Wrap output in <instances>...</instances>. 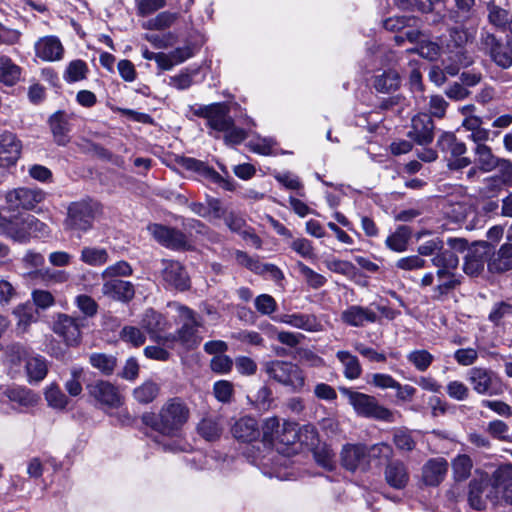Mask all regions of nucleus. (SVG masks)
Here are the masks:
<instances>
[{
	"mask_svg": "<svg viewBox=\"0 0 512 512\" xmlns=\"http://www.w3.org/2000/svg\"><path fill=\"white\" fill-rule=\"evenodd\" d=\"M195 116L204 118L210 129L209 135L214 138L223 134V140L227 145H238L247 138L245 129L237 127L230 116V108L226 103L217 102L209 105H197L192 108Z\"/></svg>",
	"mask_w": 512,
	"mask_h": 512,
	"instance_id": "nucleus-1",
	"label": "nucleus"
},
{
	"mask_svg": "<svg viewBox=\"0 0 512 512\" xmlns=\"http://www.w3.org/2000/svg\"><path fill=\"white\" fill-rule=\"evenodd\" d=\"M190 418V409L179 397L166 400L157 415L144 414L142 421L165 436H177Z\"/></svg>",
	"mask_w": 512,
	"mask_h": 512,
	"instance_id": "nucleus-2",
	"label": "nucleus"
},
{
	"mask_svg": "<svg viewBox=\"0 0 512 512\" xmlns=\"http://www.w3.org/2000/svg\"><path fill=\"white\" fill-rule=\"evenodd\" d=\"M101 212L99 203L92 200H80L69 204L64 228L77 233L78 237L92 229L94 220Z\"/></svg>",
	"mask_w": 512,
	"mask_h": 512,
	"instance_id": "nucleus-3",
	"label": "nucleus"
},
{
	"mask_svg": "<svg viewBox=\"0 0 512 512\" xmlns=\"http://www.w3.org/2000/svg\"><path fill=\"white\" fill-rule=\"evenodd\" d=\"M268 377L277 383L299 392L305 386V375L302 369L289 361L272 360L264 364Z\"/></svg>",
	"mask_w": 512,
	"mask_h": 512,
	"instance_id": "nucleus-4",
	"label": "nucleus"
},
{
	"mask_svg": "<svg viewBox=\"0 0 512 512\" xmlns=\"http://www.w3.org/2000/svg\"><path fill=\"white\" fill-rule=\"evenodd\" d=\"M178 312L181 327L175 333H172L173 340L167 342L166 347L173 348L177 343H180L186 349H193L201 342V337L198 335L201 322L195 312L186 306H179Z\"/></svg>",
	"mask_w": 512,
	"mask_h": 512,
	"instance_id": "nucleus-5",
	"label": "nucleus"
},
{
	"mask_svg": "<svg viewBox=\"0 0 512 512\" xmlns=\"http://www.w3.org/2000/svg\"><path fill=\"white\" fill-rule=\"evenodd\" d=\"M341 393L347 397L349 404L357 415L365 418L392 421V412L381 406L374 396L353 391L349 388H341Z\"/></svg>",
	"mask_w": 512,
	"mask_h": 512,
	"instance_id": "nucleus-6",
	"label": "nucleus"
},
{
	"mask_svg": "<svg viewBox=\"0 0 512 512\" xmlns=\"http://www.w3.org/2000/svg\"><path fill=\"white\" fill-rule=\"evenodd\" d=\"M488 502L498 503L497 487L495 485L494 472L475 477L469 483L468 503L475 510H483Z\"/></svg>",
	"mask_w": 512,
	"mask_h": 512,
	"instance_id": "nucleus-7",
	"label": "nucleus"
},
{
	"mask_svg": "<svg viewBox=\"0 0 512 512\" xmlns=\"http://www.w3.org/2000/svg\"><path fill=\"white\" fill-rule=\"evenodd\" d=\"M467 380L473 390L481 395L498 396L504 390L502 381L497 373L487 368H471L467 372Z\"/></svg>",
	"mask_w": 512,
	"mask_h": 512,
	"instance_id": "nucleus-8",
	"label": "nucleus"
},
{
	"mask_svg": "<svg viewBox=\"0 0 512 512\" xmlns=\"http://www.w3.org/2000/svg\"><path fill=\"white\" fill-rule=\"evenodd\" d=\"M141 328L147 333L149 338L163 346H167V342L172 341V332L170 322L161 313L147 309L140 320Z\"/></svg>",
	"mask_w": 512,
	"mask_h": 512,
	"instance_id": "nucleus-9",
	"label": "nucleus"
},
{
	"mask_svg": "<svg viewBox=\"0 0 512 512\" xmlns=\"http://www.w3.org/2000/svg\"><path fill=\"white\" fill-rule=\"evenodd\" d=\"M88 395L101 408L118 409L124 403L119 388L106 380H96L87 385Z\"/></svg>",
	"mask_w": 512,
	"mask_h": 512,
	"instance_id": "nucleus-10",
	"label": "nucleus"
},
{
	"mask_svg": "<svg viewBox=\"0 0 512 512\" xmlns=\"http://www.w3.org/2000/svg\"><path fill=\"white\" fill-rule=\"evenodd\" d=\"M49 232V227L44 222L33 215H27L13 219L9 238L25 243L31 237H45Z\"/></svg>",
	"mask_w": 512,
	"mask_h": 512,
	"instance_id": "nucleus-11",
	"label": "nucleus"
},
{
	"mask_svg": "<svg viewBox=\"0 0 512 512\" xmlns=\"http://www.w3.org/2000/svg\"><path fill=\"white\" fill-rule=\"evenodd\" d=\"M45 198L46 193L42 189L27 187L8 190L4 195L5 202L10 208L25 210H34Z\"/></svg>",
	"mask_w": 512,
	"mask_h": 512,
	"instance_id": "nucleus-12",
	"label": "nucleus"
},
{
	"mask_svg": "<svg viewBox=\"0 0 512 512\" xmlns=\"http://www.w3.org/2000/svg\"><path fill=\"white\" fill-rule=\"evenodd\" d=\"M12 361H25L26 373L29 382L42 381L48 372L46 359L40 355H28V352L21 346L11 348Z\"/></svg>",
	"mask_w": 512,
	"mask_h": 512,
	"instance_id": "nucleus-13",
	"label": "nucleus"
},
{
	"mask_svg": "<svg viewBox=\"0 0 512 512\" xmlns=\"http://www.w3.org/2000/svg\"><path fill=\"white\" fill-rule=\"evenodd\" d=\"M160 265V276L166 288H174L180 291L189 288L190 281L188 274L180 262L162 259Z\"/></svg>",
	"mask_w": 512,
	"mask_h": 512,
	"instance_id": "nucleus-14",
	"label": "nucleus"
},
{
	"mask_svg": "<svg viewBox=\"0 0 512 512\" xmlns=\"http://www.w3.org/2000/svg\"><path fill=\"white\" fill-rule=\"evenodd\" d=\"M23 143L10 131L0 134V168L9 170L15 167L21 158Z\"/></svg>",
	"mask_w": 512,
	"mask_h": 512,
	"instance_id": "nucleus-15",
	"label": "nucleus"
},
{
	"mask_svg": "<svg viewBox=\"0 0 512 512\" xmlns=\"http://www.w3.org/2000/svg\"><path fill=\"white\" fill-rule=\"evenodd\" d=\"M52 330L60 336L67 345L75 346L81 339L80 319L64 313H58L54 317Z\"/></svg>",
	"mask_w": 512,
	"mask_h": 512,
	"instance_id": "nucleus-16",
	"label": "nucleus"
},
{
	"mask_svg": "<svg viewBox=\"0 0 512 512\" xmlns=\"http://www.w3.org/2000/svg\"><path fill=\"white\" fill-rule=\"evenodd\" d=\"M481 45L498 66L509 68L512 65V42L503 45L493 34L483 33Z\"/></svg>",
	"mask_w": 512,
	"mask_h": 512,
	"instance_id": "nucleus-17",
	"label": "nucleus"
},
{
	"mask_svg": "<svg viewBox=\"0 0 512 512\" xmlns=\"http://www.w3.org/2000/svg\"><path fill=\"white\" fill-rule=\"evenodd\" d=\"M342 465L349 471H367L369 468L368 448L361 444H347L341 451Z\"/></svg>",
	"mask_w": 512,
	"mask_h": 512,
	"instance_id": "nucleus-18",
	"label": "nucleus"
},
{
	"mask_svg": "<svg viewBox=\"0 0 512 512\" xmlns=\"http://www.w3.org/2000/svg\"><path fill=\"white\" fill-rule=\"evenodd\" d=\"M148 230L155 240L167 248L175 250L188 248L187 238L179 230L159 224L149 225Z\"/></svg>",
	"mask_w": 512,
	"mask_h": 512,
	"instance_id": "nucleus-19",
	"label": "nucleus"
},
{
	"mask_svg": "<svg viewBox=\"0 0 512 512\" xmlns=\"http://www.w3.org/2000/svg\"><path fill=\"white\" fill-rule=\"evenodd\" d=\"M434 123L431 116L421 113L412 118L411 128L407 136L418 145L424 146L432 143L434 139Z\"/></svg>",
	"mask_w": 512,
	"mask_h": 512,
	"instance_id": "nucleus-20",
	"label": "nucleus"
},
{
	"mask_svg": "<svg viewBox=\"0 0 512 512\" xmlns=\"http://www.w3.org/2000/svg\"><path fill=\"white\" fill-rule=\"evenodd\" d=\"M35 54L43 61L53 62L61 60L64 54V47L56 36H45L40 38L34 45Z\"/></svg>",
	"mask_w": 512,
	"mask_h": 512,
	"instance_id": "nucleus-21",
	"label": "nucleus"
},
{
	"mask_svg": "<svg viewBox=\"0 0 512 512\" xmlns=\"http://www.w3.org/2000/svg\"><path fill=\"white\" fill-rule=\"evenodd\" d=\"M488 246L481 243L468 249L463 266L464 272L469 276H478L483 272L488 256Z\"/></svg>",
	"mask_w": 512,
	"mask_h": 512,
	"instance_id": "nucleus-22",
	"label": "nucleus"
},
{
	"mask_svg": "<svg viewBox=\"0 0 512 512\" xmlns=\"http://www.w3.org/2000/svg\"><path fill=\"white\" fill-rule=\"evenodd\" d=\"M386 483L397 490L404 489L410 480L406 465L400 460H390L384 468Z\"/></svg>",
	"mask_w": 512,
	"mask_h": 512,
	"instance_id": "nucleus-23",
	"label": "nucleus"
},
{
	"mask_svg": "<svg viewBox=\"0 0 512 512\" xmlns=\"http://www.w3.org/2000/svg\"><path fill=\"white\" fill-rule=\"evenodd\" d=\"M495 485L497 487L498 502L502 500L512 505V464L500 465L494 471Z\"/></svg>",
	"mask_w": 512,
	"mask_h": 512,
	"instance_id": "nucleus-24",
	"label": "nucleus"
},
{
	"mask_svg": "<svg viewBox=\"0 0 512 512\" xmlns=\"http://www.w3.org/2000/svg\"><path fill=\"white\" fill-rule=\"evenodd\" d=\"M277 322L301 329L307 332H319L322 330V324L313 314L292 313L283 314L275 318Z\"/></svg>",
	"mask_w": 512,
	"mask_h": 512,
	"instance_id": "nucleus-25",
	"label": "nucleus"
},
{
	"mask_svg": "<svg viewBox=\"0 0 512 512\" xmlns=\"http://www.w3.org/2000/svg\"><path fill=\"white\" fill-rule=\"evenodd\" d=\"M448 462L442 457L429 459L422 467V480L428 486H438L446 477Z\"/></svg>",
	"mask_w": 512,
	"mask_h": 512,
	"instance_id": "nucleus-26",
	"label": "nucleus"
},
{
	"mask_svg": "<svg viewBox=\"0 0 512 512\" xmlns=\"http://www.w3.org/2000/svg\"><path fill=\"white\" fill-rule=\"evenodd\" d=\"M102 293L113 300L129 302L135 295V289L129 281L109 279L103 283Z\"/></svg>",
	"mask_w": 512,
	"mask_h": 512,
	"instance_id": "nucleus-27",
	"label": "nucleus"
},
{
	"mask_svg": "<svg viewBox=\"0 0 512 512\" xmlns=\"http://www.w3.org/2000/svg\"><path fill=\"white\" fill-rule=\"evenodd\" d=\"M378 319L377 314L368 307L352 305L342 311L341 320L352 327H362L366 323H374Z\"/></svg>",
	"mask_w": 512,
	"mask_h": 512,
	"instance_id": "nucleus-28",
	"label": "nucleus"
},
{
	"mask_svg": "<svg viewBox=\"0 0 512 512\" xmlns=\"http://www.w3.org/2000/svg\"><path fill=\"white\" fill-rule=\"evenodd\" d=\"M54 141L65 146L70 141L69 133L71 131L70 117L63 111H57L52 114L48 120Z\"/></svg>",
	"mask_w": 512,
	"mask_h": 512,
	"instance_id": "nucleus-29",
	"label": "nucleus"
},
{
	"mask_svg": "<svg viewBox=\"0 0 512 512\" xmlns=\"http://www.w3.org/2000/svg\"><path fill=\"white\" fill-rule=\"evenodd\" d=\"M438 284L434 287V297L439 299L454 290L461 283V275L457 270L437 269Z\"/></svg>",
	"mask_w": 512,
	"mask_h": 512,
	"instance_id": "nucleus-30",
	"label": "nucleus"
},
{
	"mask_svg": "<svg viewBox=\"0 0 512 512\" xmlns=\"http://www.w3.org/2000/svg\"><path fill=\"white\" fill-rule=\"evenodd\" d=\"M232 433L238 440L252 442L259 437L258 423L252 417H242L235 422Z\"/></svg>",
	"mask_w": 512,
	"mask_h": 512,
	"instance_id": "nucleus-31",
	"label": "nucleus"
},
{
	"mask_svg": "<svg viewBox=\"0 0 512 512\" xmlns=\"http://www.w3.org/2000/svg\"><path fill=\"white\" fill-rule=\"evenodd\" d=\"M4 394L11 402L23 407H33L40 400L39 396L32 390L21 386L9 387L5 390Z\"/></svg>",
	"mask_w": 512,
	"mask_h": 512,
	"instance_id": "nucleus-32",
	"label": "nucleus"
},
{
	"mask_svg": "<svg viewBox=\"0 0 512 512\" xmlns=\"http://www.w3.org/2000/svg\"><path fill=\"white\" fill-rule=\"evenodd\" d=\"M411 236V229L406 225H400L386 238L385 245L393 252H405L408 248V243Z\"/></svg>",
	"mask_w": 512,
	"mask_h": 512,
	"instance_id": "nucleus-33",
	"label": "nucleus"
},
{
	"mask_svg": "<svg viewBox=\"0 0 512 512\" xmlns=\"http://www.w3.org/2000/svg\"><path fill=\"white\" fill-rule=\"evenodd\" d=\"M401 83L400 75L395 70H386L374 76L373 86L380 93L395 92Z\"/></svg>",
	"mask_w": 512,
	"mask_h": 512,
	"instance_id": "nucleus-34",
	"label": "nucleus"
},
{
	"mask_svg": "<svg viewBox=\"0 0 512 512\" xmlns=\"http://www.w3.org/2000/svg\"><path fill=\"white\" fill-rule=\"evenodd\" d=\"M21 67L15 64L11 58L5 55L0 56V83L11 87L14 86L21 77Z\"/></svg>",
	"mask_w": 512,
	"mask_h": 512,
	"instance_id": "nucleus-35",
	"label": "nucleus"
},
{
	"mask_svg": "<svg viewBox=\"0 0 512 512\" xmlns=\"http://www.w3.org/2000/svg\"><path fill=\"white\" fill-rule=\"evenodd\" d=\"M338 361L343 366V374L349 380L358 379L362 374V367L357 356L349 351L340 350L336 353Z\"/></svg>",
	"mask_w": 512,
	"mask_h": 512,
	"instance_id": "nucleus-36",
	"label": "nucleus"
},
{
	"mask_svg": "<svg viewBox=\"0 0 512 512\" xmlns=\"http://www.w3.org/2000/svg\"><path fill=\"white\" fill-rule=\"evenodd\" d=\"M437 146L449 158L462 156L466 153V145L458 140L453 133H443L437 140Z\"/></svg>",
	"mask_w": 512,
	"mask_h": 512,
	"instance_id": "nucleus-37",
	"label": "nucleus"
},
{
	"mask_svg": "<svg viewBox=\"0 0 512 512\" xmlns=\"http://www.w3.org/2000/svg\"><path fill=\"white\" fill-rule=\"evenodd\" d=\"M498 173L487 178L488 183L493 190H500L502 187H512V162L506 159H500Z\"/></svg>",
	"mask_w": 512,
	"mask_h": 512,
	"instance_id": "nucleus-38",
	"label": "nucleus"
},
{
	"mask_svg": "<svg viewBox=\"0 0 512 512\" xmlns=\"http://www.w3.org/2000/svg\"><path fill=\"white\" fill-rule=\"evenodd\" d=\"M475 163L477 167L483 172L493 171L499 164V158H497L489 146L485 144H477L474 150Z\"/></svg>",
	"mask_w": 512,
	"mask_h": 512,
	"instance_id": "nucleus-39",
	"label": "nucleus"
},
{
	"mask_svg": "<svg viewBox=\"0 0 512 512\" xmlns=\"http://www.w3.org/2000/svg\"><path fill=\"white\" fill-rule=\"evenodd\" d=\"M80 260L93 267H100L109 260L108 252L105 248L85 246L80 251Z\"/></svg>",
	"mask_w": 512,
	"mask_h": 512,
	"instance_id": "nucleus-40",
	"label": "nucleus"
},
{
	"mask_svg": "<svg viewBox=\"0 0 512 512\" xmlns=\"http://www.w3.org/2000/svg\"><path fill=\"white\" fill-rule=\"evenodd\" d=\"M406 359L416 371L424 373L430 368L435 357L426 349H414L407 353Z\"/></svg>",
	"mask_w": 512,
	"mask_h": 512,
	"instance_id": "nucleus-41",
	"label": "nucleus"
},
{
	"mask_svg": "<svg viewBox=\"0 0 512 512\" xmlns=\"http://www.w3.org/2000/svg\"><path fill=\"white\" fill-rule=\"evenodd\" d=\"M453 478L457 482L467 480L471 475L473 461L467 454H459L451 461Z\"/></svg>",
	"mask_w": 512,
	"mask_h": 512,
	"instance_id": "nucleus-42",
	"label": "nucleus"
},
{
	"mask_svg": "<svg viewBox=\"0 0 512 512\" xmlns=\"http://www.w3.org/2000/svg\"><path fill=\"white\" fill-rule=\"evenodd\" d=\"M159 392V384L152 380H147L134 389L133 396L137 402L148 404L157 398Z\"/></svg>",
	"mask_w": 512,
	"mask_h": 512,
	"instance_id": "nucleus-43",
	"label": "nucleus"
},
{
	"mask_svg": "<svg viewBox=\"0 0 512 512\" xmlns=\"http://www.w3.org/2000/svg\"><path fill=\"white\" fill-rule=\"evenodd\" d=\"M451 63L444 66V71L450 76L458 74L460 68H466L473 64V57L465 50L459 49L449 57Z\"/></svg>",
	"mask_w": 512,
	"mask_h": 512,
	"instance_id": "nucleus-44",
	"label": "nucleus"
},
{
	"mask_svg": "<svg viewBox=\"0 0 512 512\" xmlns=\"http://www.w3.org/2000/svg\"><path fill=\"white\" fill-rule=\"evenodd\" d=\"M84 369L74 366L70 369L69 377L64 382L65 390L72 397L79 396L82 393V381L84 380Z\"/></svg>",
	"mask_w": 512,
	"mask_h": 512,
	"instance_id": "nucleus-45",
	"label": "nucleus"
},
{
	"mask_svg": "<svg viewBox=\"0 0 512 512\" xmlns=\"http://www.w3.org/2000/svg\"><path fill=\"white\" fill-rule=\"evenodd\" d=\"M296 269L303 277L306 284L312 289H319L327 282V279L323 275L317 273L301 261L296 263Z\"/></svg>",
	"mask_w": 512,
	"mask_h": 512,
	"instance_id": "nucleus-46",
	"label": "nucleus"
},
{
	"mask_svg": "<svg viewBox=\"0 0 512 512\" xmlns=\"http://www.w3.org/2000/svg\"><path fill=\"white\" fill-rule=\"evenodd\" d=\"M431 261L437 269L457 270L459 265L458 256L453 251L444 248Z\"/></svg>",
	"mask_w": 512,
	"mask_h": 512,
	"instance_id": "nucleus-47",
	"label": "nucleus"
},
{
	"mask_svg": "<svg viewBox=\"0 0 512 512\" xmlns=\"http://www.w3.org/2000/svg\"><path fill=\"white\" fill-rule=\"evenodd\" d=\"M297 437L298 433L295 424L289 422H284L283 424L279 423V430L277 432L275 431L273 435V445L275 443L285 445L293 444L297 440Z\"/></svg>",
	"mask_w": 512,
	"mask_h": 512,
	"instance_id": "nucleus-48",
	"label": "nucleus"
},
{
	"mask_svg": "<svg viewBox=\"0 0 512 512\" xmlns=\"http://www.w3.org/2000/svg\"><path fill=\"white\" fill-rule=\"evenodd\" d=\"M90 364L105 375L113 373L116 367V359L111 355L93 353L89 358Z\"/></svg>",
	"mask_w": 512,
	"mask_h": 512,
	"instance_id": "nucleus-49",
	"label": "nucleus"
},
{
	"mask_svg": "<svg viewBox=\"0 0 512 512\" xmlns=\"http://www.w3.org/2000/svg\"><path fill=\"white\" fill-rule=\"evenodd\" d=\"M45 399L48 405L54 409H65L68 404L67 396L56 384H51L46 388Z\"/></svg>",
	"mask_w": 512,
	"mask_h": 512,
	"instance_id": "nucleus-50",
	"label": "nucleus"
},
{
	"mask_svg": "<svg viewBox=\"0 0 512 512\" xmlns=\"http://www.w3.org/2000/svg\"><path fill=\"white\" fill-rule=\"evenodd\" d=\"M198 432L206 440L214 441L220 437L222 427L218 420L212 418H205L199 423Z\"/></svg>",
	"mask_w": 512,
	"mask_h": 512,
	"instance_id": "nucleus-51",
	"label": "nucleus"
},
{
	"mask_svg": "<svg viewBox=\"0 0 512 512\" xmlns=\"http://www.w3.org/2000/svg\"><path fill=\"white\" fill-rule=\"evenodd\" d=\"M177 18L178 13L164 11L159 13L155 18L149 20L144 27L150 30H163L169 28Z\"/></svg>",
	"mask_w": 512,
	"mask_h": 512,
	"instance_id": "nucleus-52",
	"label": "nucleus"
},
{
	"mask_svg": "<svg viewBox=\"0 0 512 512\" xmlns=\"http://www.w3.org/2000/svg\"><path fill=\"white\" fill-rule=\"evenodd\" d=\"M88 71L87 65L82 60H74L69 63L64 78L67 82L73 83L80 81L86 77Z\"/></svg>",
	"mask_w": 512,
	"mask_h": 512,
	"instance_id": "nucleus-53",
	"label": "nucleus"
},
{
	"mask_svg": "<svg viewBox=\"0 0 512 512\" xmlns=\"http://www.w3.org/2000/svg\"><path fill=\"white\" fill-rule=\"evenodd\" d=\"M133 270L130 266V264L124 260L118 261L107 268H105L102 273L101 277L103 279L112 278L115 279V277H126L130 276L132 274Z\"/></svg>",
	"mask_w": 512,
	"mask_h": 512,
	"instance_id": "nucleus-54",
	"label": "nucleus"
},
{
	"mask_svg": "<svg viewBox=\"0 0 512 512\" xmlns=\"http://www.w3.org/2000/svg\"><path fill=\"white\" fill-rule=\"evenodd\" d=\"M120 338L124 342L130 343L135 347L143 345L146 341L145 334L141 331L140 328L135 326L123 327L120 332Z\"/></svg>",
	"mask_w": 512,
	"mask_h": 512,
	"instance_id": "nucleus-55",
	"label": "nucleus"
},
{
	"mask_svg": "<svg viewBox=\"0 0 512 512\" xmlns=\"http://www.w3.org/2000/svg\"><path fill=\"white\" fill-rule=\"evenodd\" d=\"M215 398L222 403H229L233 397V384L227 380L216 381L213 385Z\"/></svg>",
	"mask_w": 512,
	"mask_h": 512,
	"instance_id": "nucleus-56",
	"label": "nucleus"
},
{
	"mask_svg": "<svg viewBox=\"0 0 512 512\" xmlns=\"http://www.w3.org/2000/svg\"><path fill=\"white\" fill-rule=\"evenodd\" d=\"M426 266V261L418 255L402 257L395 262V267L403 271H414Z\"/></svg>",
	"mask_w": 512,
	"mask_h": 512,
	"instance_id": "nucleus-57",
	"label": "nucleus"
},
{
	"mask_svg": "<svg viewBox=\"0 0 512 512\" xmlns=\"http://www.w3.org/2000/svg\"><path fill=\"white\" fill-rule=\"evenodd\" d=\"M74 303L76 307L83 313L86 317H93L97 314L98 304L96 301L85 294H81L75 297Z\"/></svg>",
	"mask_w": 512,
	"mask_h": 512,
	"instance_id": "nucleus-58",
	"label": "nucleus"
},
{
	"mask_svg": "<svg viewBox=\"0 0 512 512\" xmlns=\"http://www.w3.org/2000/svg\"><path fill=\"white\" fill-rule=\"evenodd\" d=\"M316 462L325 469L331 470L334 466V453L326 445H319L313 451Z\"/></svg>",
	"mask_w": 512,
	"mask_h": 512,
	"instance_id": "nucleus-59",
	"label": "nucleus"
},
{
	"mask_svg": "<svg viewBox=\"0 0 512 512\" xmlns=\"http://www.w3.org/2000/svg\"><path fill=\"white\" fill-rule=\"evenodd\" d=\"M256 310L262 315H271L277 310L275 299L269 294H261L254 301Z\"/></svg>",
	"mask_w": 512,
	"mask_h": 512,
	"instance_id": "nucleus-60",
	"label": "nucleus"
},
{
	"mask_svg": "<svg viewBox=\"0 0 512 512\" xmlns=\"http://www.w3.org/2000/svg\"><path fill=\"white\" fill-rule=\"evenodd\" d=\"M448 396L457 401H464L468 399L470 391L469 388L461 381H450L446 386Z\"/></svg>",
	"mask_w": 512,
	"mask_h": 512,
	"instance_id": "nucleus-61",
	"label": "nucleus"
},
{
	"mask_svg": "<svg viewBox=\"0 0 512 512\" xmlns=\"http://www.w3.org/2000/svg\"><path fill=\"white\" fill-rule=\"evenodd\" d=\"M291 249L305 259H312L315 256L311 241L306 238H297L291 242Z\"/></svg>",
	"mask_w": 512,
	"mask_h": 512,
	"instance_id": "nucleus-62",
	"label": "nucleus"
},
{
	"mask_svg": "<svg viewBox=\"0 0 512 512\" xmlns=\"http://www.w3.org/2000/svg\"><path fill=\"white\" fill-rule=\"evenodd\" d=\"M276 145V141L273 138H261L258 137L249 142V147L253 152L262 155L272 154L273 147Z\"/></svg>",
	"mask_w": 512,
	"mask_h": 512,
	"instance_id": "nucleus-63",
	"label": "nucleus"
},
{
	"mask_svg": "<svg viewBox=\"0 0 512 512\" xmlns=\"http://www.w3.org/2000/svg\"><path fill=\"white\" fill-rule=\"evenodd\" d=\"M210 367L218 374H227L233 367V360L224 354L215 355L211 359Z\"/></svg>",
	"mask_w": 512,
	"mask_h": 512,
	"instance_id": "nucleus-64",
	"label": "nucleus"
}]
</instances>
